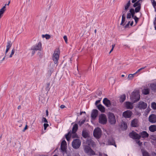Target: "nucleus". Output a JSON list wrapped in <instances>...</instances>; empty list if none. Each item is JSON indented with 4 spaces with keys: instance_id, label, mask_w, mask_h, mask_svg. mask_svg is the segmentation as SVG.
Instances as JSON below:
<instances>
[{
    "instance_id": "nucleus-47",
    "label": "nucleus",
    "mask_w": 156,
    "mask_h": 156,
    "mask_svg": "<svg viewBox=\"0 0 156 156\" xmlns=\"http://www.w3.org/2000/svg\"><path fill=\"white\" fill-rule=\"evenodd\" d=\"M131 15L130 13V12H129L127 13V16H126V18L127 19H129L131 18Z\"/></svg>"
},
{
    "instance_id": "nucleus-40",
    "label": "nucleus",
    "mask_w": 156,
    "mask_h": 156,
    "mask_svg": "<svg viewBox=\"0 0 156 156\" xmlns=\"http://www.w3.org/2000/svg\"><path fill=\"white\" fill-rule=\"evenodd\" d=\"M151 107L152 108L154 109H156V103L153 102L151 104Z\"/></svg>"
},
{
    "instance_id": "nucleus-7",
    "label": "nucleus",
    "mask_w": 156,
    "mask_h": 156,
    "mask_svg": "<svg viewBox=\"0 0 156 156\" xmlns=\"http://www.w3.org/2000/svg\"><path fill=\"white\" fill-rule=\"evenodd\" d=\"M147 107V104L146 103L143 101H140L136 105V107L140 109H144Z\"/></svg>"
},
{
    "instance_id": "nucleus-41",
    "label": "nucleus",
    "mask_w": 156,
    "mask_h": 156,
    "mask_svg": "<svg viewBox=\"0 0 156 156\" xmlns=\"http://www.w3.org/2000/svg\"><path fill=\"white\" fill-rule=\"evenodd\" d=\"M135 20V26L138 22L139 20V18L137 17H135V18H133Z\"/></svg>"
},
{
    "instance_id": "nucleus-62",
    "label": "nucleus",
    "mask_w": 156,
    "mask_h": 156,
    "mask_svg": "<svg viewBox=\"0 0 156 156\" xmlns=\"http://www.w3.org/2000/svg\"><path fill=\"white\" fill-rule=\"evenodd\" d=\"M33 51H32V55H33L35 53V51H34V50H33Z\"/></svg>"
},
{
    "instance_id": "nucleus-60",
    "label": "nucleus",
    "mask_w": 156,
    "mask_h": 156,
    "mask_svg": "<svg viewBox=\"0 0 156 156\" xmlns=\"http://www.w3.org/2000/svg\"><path fill=\"white\" fill-rule=\"evenodd\" d=\"M64 39H67V37L65 35L63 37Z\"/></svg>"
},
{
    "instance_id": "nucleus-56",
    "label": "nucleus",
    "mask_w": 156,
    "mask_h": 156,
    "mask_svg": "<svg viewBox=\"0 0 156 156\" xmlns=\"http://www.w3.org/2000/svg\"><path fill=\"white\" fill-rule=\"evenodd\" d=\"M60 107L61 108L63 109V108H65V106L64 105H62L60 106Z\"/></svg>"
},
{
    "instance_id": "nucleus-13",
    "label": "nucleus",
    "mask_w": 156,
    "mask_h": 156,
    "mask_svg": "<svg viewBox=\"0 0 156 156\" xmlns=\"http://www.w3.org/2000/svg\"><path fill=\"white\" fill-rule=\"evenodd\" d=\"M149 121L151 123L156 122V115L154 114H151L149 116L148 118Z\"/></svg>"
},
{
    "instance_id": "nucleus-45",
    "label": "nucleus",
    "mask_w": 156,
    "mask_h": 156,
    "mask_svg": "<svg viewBox=\"0 0 156 156\" xmlns=\"http://www.w3.org/2000/svg\"><path fill=\"white\" fill-rule=\"evenodd\" d=\"M143 156H150L148 153L146 151H143Z\"/></svg>"
},
{
    "instance_id": "nucleus-14",
    "label": "nucleus",
    "mask_w": 156,
    "mask_h": 156,
    "mask_svg": "<svg viewBox=\"0 0 156 156\" xmlns=\"http://www.w3.org/2000/svg\"><path fill=\"white\" fill-rule=\"evenodd\" d=\"M139 125L138 119H135L133 120L131 122V126L133 127H137Z\"/></svg>"
},
{
    "instance_id": "nucleus-10",
    "label": "nucleus",
    "mask_w": 156,
    "mask_h": 156,
    "mask_svg": "<svg viewBox=\"0 0 156 156\" xmlns=\"http://www.w3.org/2000/svg\"><path fill=\"white\" fill-rule=\"evenodd\" d=\"M129 136L131 138L135 139H139L140 138V135L134 131L130 133Z\"/></svg>"
},
{
    "instance_id": "nucleus-37",
    "label": "nucleus",
    "mask_w": 156,
    "mask_h": 156,
    "mask_svg": "<svg viewBox=\"0 0 156 156\" xmlns=\"http://www.w3.org/2000/svg\"><path fill=\"white\" fill-rule=\"evenodd\" d=\"M12 42L11 41H8L7 43L6 48H10L12 45Z\"/></svg>"
},
{
    "instance_id": "nucleus-21",
    "label": "nucleus",
    "mask_w": 156,
    "mask_h": 156,
    "mask_svg": "<svg viewBox=\"0 0 156 156\" xmlns=\"http://www.w3.org/2000/svg\"><path fill=\"white\" fill-rule=\"evenodd\" d=\"M98 109L101 112H104L105 111V108L101 104H100L97 106Z\"/></svg>"
},
{
    "instance_id": "nucleus-16",
    "label": "nucleus",
    "mask_w": 156,
    "mask_h": 156,
    "mask_svg": "<svg viewBox=\"0 0 156 156\" xmlns=\"http://www.w3.org/2000/svg\"><path fill=\"white\" fill-rule=\"evenodd\" d=\"M85 144L90 146H93L94 145V142L90 138H89L87 140Z\"/></svg>"
},
{
    "instance_id": "nucleus-26",
    "label": "nucleus",
    "mask_w": 156,
    "mask_h": 156,
    "mask_svg": "<svg viewBox=\"0 0 156 156\" xmlns=\"http://www.w3.org/2000/svg\"><path fill=\"white\" fill-rule=\"evenodd\" d=\"M126 96L125 94H123L121 95L120 97L119 101L120 102H122L124 101L126 99Z\"/></svg>"
},
{
    "instance_id": "nucleus-61",
    "label": "nucleus",
    "mask_w": 156,
    "mask_h": 156,
    "mask_svg": "<svg viewBox=\"0 0 156 156\" xmlns=\"http://www.w3.org/2000/svg\"><path fill=\"white\" fill-rule=\"evenodd\" d=\"M115 46V44H113L112 45V48H114V47Z\"/></svg>"
},
{
    "instance_id": "nucleus-3",
    "label": "nucleus",
    "mask_w": 156,
    "mask_h": 156,
    "mask_svg": "<svg viewBox=\"0 0 156 156\" xmlns=\"http://www.w3.org/2000/svg\"><path fill=\"white\" fill-rule=\"evenodd\" d=\"M109 122L111 124H115L116 122L115 117L113 113H109L108 115Z\"/></svg>"
},
{
    "instance_id": "nucleus-46",
    "label": "nucleus",
    "mask_w": 156,
    "mask_h": 156,
    "mask_svg": "<svg viewBox=\"0 0 156 156\" xmlns=\"http://www.w3.org/2000/svg\"><path fill=\"white\" fill-rule=\"evenodd\" d=\"M9 49H10L9 48H6V49L5 51V56H8L7 53H8Z\"/></svg>"
},
{
    "instance_id": "nucleus-57",
    "label": "nucleus",
    "mask_w": 156,
    "mask_h": 156,
    "mask_svg": "<svg viewBox=\"0 0 156 156\" xmlns=\"http://www.w3.org/2000/svg\"><path fill=\"white\" fill-rule=\"evenodd\" d=\"M27 125H26L25 128L23 130V131L24 132L27 129Z\"/></svg>"
},
{
    "instance_id": "nucleus-53",
    "label": "nucleus",
    "mask_w": 156,
    "mask_h": 156,
    "mask_svg": "<svg viewBox=\"0 0 156 156\" xmlns=\"http://www.w3.org/2000/svg\"><path fill=\"white\" fill-rule=\"evenodd\" d=\"M136 143H137L139 146H140L142 144V142H140V141H136Z\"/></svg>"
},
{
    "instance_id": "nucleus-52",
    "label": "nucleus",
    "mask_w": 156,
    "mask_h": 156,
    "mask_svg": "<svg viewBox=\"0 0 156 156\" xmlns=\"http://www.w3.org/2000/svg\"><path fill=\"white\" fill-rule=\"evenodd\" d=\"M52 0H51L50 1V4H48V9H50L51 5H52Z\"/></svg>"
},
{
    "instance_id": "nucleus-49",
    "label": "nucleus",
    "mask_w": 156,
    "mask_h": 156,
    "mask_svg": "<svg viewBox=\"0 0 156 156\" xmlns=\"http://www.w3.org/2000/svg\"><path fill=\"white\" fill-rule=\"evenodd\" d=\"M42 121L43 122H44L45 123H47L48 121L47 119L45 118H43L42 119Z\"/></svg>"
},
{
    "instance_id": "nucleus-30",
    "label": "nucleus",
    "mask_w": 156,
    "mask_h": 156,
    "mask_svg": "<svg viewBox=\"0 0 156 156\" xmlns=\"http://www.w3.org/2000/svg\"><path fill=\"white\" fill-rule=\"evenodd\" d=\"M130 1L129 0L125 6V10H128L129 7L130 5Z\"/></svg>"
},
{
    "instance_id": "nucleus-48",
    "label": "nucleus",
    "mask_w": 156,
    "mask_h": 156,
    "mask_svg": "<svg viewBox=\"0 0 156 156\" xmlns=\"http://www.w3.org/2000/svg\"><path fill=\"white\" fill-rule=\"evenodd\" d=\"M130 22V21H129L128 22V23L124 27L125 28H126L129 27Z\"/></svg>"
},
{
    "instance_id": "nucleus-8",
    "label": "nucleus",
    "mask_w": 156,
    "mask_h": 156,
    "mask_svg": "<svg viewBox=\"0 0 156 156\" xmlns=\"http://www.w3.org/2000/svg\"><path fill=\"white\" fill-rule=\"evenodd\" d=\"M59 51L58 50L56 51H54L53 55V59L55 64H56L59 58Z\"/></svg>"
},
{
    "instance_id": "nucleus-39",
    "label": "nucleus",
    "mask_w": 156,
    "mask_h": 156,
    "mask_svg": "<svg viewBox=\"0 0 156 156\" xmlns=\"http://www.w3.org/2000/svg\"><path fill=\"white\" fill-rule=\"evenodd\" d=\"M15 51V49H13L12 50L10 54V55L9 56V58H11L12 57V55H14V54Z\"/></svg>"
},
{
    "instance_id": "nucleus-28",
    "label": "nucleus",
    "mask_w": 156,
    "mask_h": 156,
    "mask_svg": "<svg viewBox=\"0 0 156 156\" xmlns=\"http://www.w3.org/2000/svg\"><path fill=\"white\" fill-rule=\"evenodd\" d=\"M135 74V73L133 74H129L127 77L128 80H131L133 79Z\"/></svg>"
},
{
    "instance_id": "nucleus-17",
    "label": "nucleus",
    "mask_w": 156,
    "mask_h": 156,
    "mask_svg": "<svg viewBox=\"0 0 156 156\" xmlns=\"http://www.w3.org/2000/svg\"><path fill=\"white\" fill-rule=\"evenodd\" d=\"M98 114V111L96 109L93 110L91 114V117L92 119H95Z\"/></svg>"
},
{
    "instance_id": "nucleus-44",
    "label": "nucleus",
    "mask_w": 156,
    "mask_h": 156,
    "mask_svg": "<svg viewBox=\"0 0 156 156\" xmlns=\"http://www.w3.org/2000/svg\"><path fill=\"white\" fill-rule=\"evenodd\" d=\"M146 67V66H145L144 67H142V68H141L140 69H138L136 72L135 73V74H136L137 73H139V72H140L141 70H142L144 69V68H145Z\"/></svg>"
},
{
    "instance_id": "nucleus-51",
    "label": "nucleus",
    "mask_w": 156,
    "mask_h": 156,
    "mask_svg": "<svg viewBox=\"0 0 156 156\" xmlns=\"http://www.w3.org/2000/svg\"><path fill=\"white\" fill-rule=\"evenodd\" d=\"M127 10H125L123 11L122 12V16H125V14L126 13V11Z\"/></svg>"
},
{
    "instance_id": "nucleus-9",
    "label": "nucleus",
    "mask_w": 156,
    "mask_h": 156,
    "mask_svg": "<svg viewBox=\"0 0 156 156\" xmlns=\"http://www.w3.org/2000/svg\"><path fill=\"white\" fill-rule=\"evenodd\" d=\"M66 142L65 140H63L62 142L61 146V151L63 153V154L66 152Z\"/></svg>"
},
{
    "instance_id": "nucleus-23",
    "label": "nucleus",
    "mask_w": 156,
    "mask_h": 156,
    "mask_svg": "<svg viewBox=\"0 0 156 156\" xmlns=\"http://www.w3.org/2000/svg\"><path fill=\"white\" fill-rule=\"evenodd\" d=\"M129 12L131 15V16L133 18H135V17H136V16H135V13L136 12L134 11V9L133 8H131L130 9Z\"/></svg>"
},
{
    "instance_id": "nucleus-63",
    "label": "nucleus",
    "mask_w": 156,
    "mask_h": 156,
    "mask_svg": "<svg viewBox=\"0 0 156 156\" xmlns=\"http://www.w3.org/2000/svg\"><path fill=\"white\" fill-rule=\"evenodd\" d=\"M46 115L48 116V111L47 110L46 111Z\"/></svg>"
},
{
    "instance_id": "nucleus-5",
    "label": "nucleus",
    "mask_w": 156,
    "mask_h": 156,
    "mask_svg": "<svg viewBox=\"0 0 156 156\" xmlns=\"http://www.w3.org/2000/svg\"><path fill=\"white\" fill-rule=\"evenodd\" d=\"M84 151L85 152L90 155H94V152L87 145H83Z\"/></svg>"
},
{
    "instance_id": "nucleus-58",
    "label": "nucleus",
    "mask_w": 156,
    "mask_h": 156,
    "mask_svg": "<svg viewBox=\"0 0 156 156\" xmlns=\"http://www.w3.org/2000/svg\"><path fill=\"white\" fill-rule=\"evenodd\" d=\"M133 24V21H132L130 23V25L131 26H132Z\"/></svg>"
},
{
    "instance_id": "nucleus-6",
    "label": "nucleus",
    "mask_w": 156,
    "mask_h": 156,
    "mask_svg": "<svg viewBox=\"0 0 156 156\" xmlns=\"http://www.w3.org/2000/svg\"><path fill=\"white\" fill-rule=\"evenodd\" d=\"M93 134L94 136L96 138H99L101 135V131L100 128L98 127L95 128L94 130Z\"/></svg>"
},
{
    "instance_id": "nucleus-36",
    "label": "nucleus",
    "mask_w": 156,
    "mask_h": 156,
    "mask_svg": "<svg viewBox=\"0 0 156 156\" xmlns=\"http://www.w3.org/2000/svg\"><path fill=\"white\" fill-rule=\"evenodd\" d=\"M126 16H122V21L121 23V25L122 26H124L125 25L124 24V23L125 21Z\"/></svg>"
},
{
    "instance_id": "nucleus-32",
    "label": "nucleus",
    "mask_w": 156,
    "mask_h": 156,
    "mask_svg": "<svg viewBox=\"0 0 156 156\" xmlns=\"http://www.w3.org/2000/svg\"><path fill=\"white\" fill-rule=\"evenodd\" d=\"M42 38H45L46 39H49L51 38H52L50 35L48 34H46L45 35L43 34L42 35Z\"/></svg>"
},
{
    "instance_id": "nucleus-12",
    "label": "nucleus",
    "mask_w": 156,
    "mask_h": 156,
    "mask_svg": "<svg viewBox=\"0 0 156 156\" xmlns=\"http://www.w3.org/2000/svg\"><path fill=\"white\" fill-rule=\"evenodd\" d=\"M132 114V112L130 110H127L124 112L123 113V116L124 117L126 118H129L130 117Z\"/></svg>"
},
{
    "instance_id": "nucleus-33",
    "label": "nucleus",
    "mask_w": 156,
    "mask_h": 156,
    "mask_svg": "<svg viewBox=\"0 0 156 156\" xmlns=\"http://www.w3.org/2000/svg\"><path fill=\"white\" fill-rule=\"evenodd\" d=\"M150 87L152 90L156 91V84H150Z\"/></svg>"
},
{
    "instance_id": "nucleus-38",
    "label": "nucleus",
    "mask_w": 156,
    "mask_h": 156,
    "mask_svg": "<svg viewBox=\"0 0 156 156\" xmlns=\"http://www.w3.org/2000/svg\"><path fill=\"white\" fill-rule=\"evenodd\" d=\"M135 7L136 8H135L134 11L136 12V13L139 12L141 9V6H138Z\"/></svg>"
},
{
    "instance_id": "nucleus-27",
    "label": "nucleus",
    "mask_w": 156,
    "mask_h": 156,
    "mask_svg": "<svg viewBox=\"0 0 156 156\" xmlns=\"http://www.w3.org/2000/svg\"><path fill=\"white\" fill-rule=\"evenodd\" d=\"M149 89L148 88H144L142 91V93L145 95H147L149 93Z\"/></svg>"
},
{
    "instance_id": "nucleus-35",
    "label": "nucleus",
    "mask_w": 156,
    "mask_h": 156,
    "mask_svg": "<svg viewBox=\"0 0 156 156\" xmlns=\"http://www.w3.org/2000/svg\"><path fill=\"white\" fill-rule=\"evenodd\" d=\"M138 6H141V3L140 2H139V1H137L134 3V4L133 5V6L134 7H135L137 6V7Z\"/></svg>"
},
{
    "instance_id": "nucleus-19",
    "label": "nucleus",
    "mask_w": 156,
    "mask_h": 156,
    "mask_svg": "<svg viewBox=\"0 0 156 156\" xmlns=\"http://www.w3.org/2000/svg\"><path fill=\"white\" fill-rule=\"evenodd\" d=\"M103 102L104 104L107 107H110L111 105L110 101L107 98H104Z\"/></svg>"
},
{
    "instance_id": "nucleus-50",
    "label": "nucleus",
    "mask_w": 156,
    "mask_h": 156,
    "mask_svg": "<svg viewBox=\"0 0 156 156\" xmlns=\"http://www.w3.org/2000/svg\"><path fill=\"white\" fill-rule=\"evenodd\" d=\"M49 126L48 124V123H44V129L45 130L48 126Z\"/></svg>"
},
{
    "instance_id": "nucleus-43",
    "label": "nucleus",
    "mask_w": 156,
    "mask_h": 156,
    "mask_svg": "<svg viewBox=\"0 0 156 156\" xmlns=\"http://www.w3.org/2000/svg\"><path fill=\"white\" fill-rule=\"evenodd\" d=\"M85 119H83V120H82L80 121L79 122V125L80 126H81V125L82 124L84 123L85 122Z\"/></svg>"
},
{
    "instance_id": "nucleus-24",
    "label": "nucleus",
    "mask_w": 156,
    "mask_h": 156,
    "mask_svg": "<svg viewBox=\"0 0 156 156\" xmlns=\"http://www.w3.org/2000/svg\"><path fill=\"white\" fill-rule=\"evenodd\" d=\"M149 130L152 132H154L156 131V125H151L149 128Z\"/></svg>"
},
{
    "instance_id": "nucleus-31",
    "label": "nucleus",
    "mask_w": 156,
    "mask_h": 156,
    "mask_svg": "<svg viewBox=\"0 0 156 156\" xmlns=\"http://www.w3.org/2000/svg\"><path fill=\"white\" fill-rule=\"evenodd\" d=\"M78 129V125L77 124H75L73 126L72 129V132L76 133Z\"/></svg>"
},
{
    "instance_id": "nucleus-64",
    "label": "nucleus",
    "mask_w": 156,
    "mask_h": 156,
    "mask_svg": "<svg viewBox=\"0 0 156 156\" xmlns=\"http://www.w3.org/2000/svg\"><path fill=\"white\" fill-rule=\"evenodd\" d=\"M147 142H145L144 143V144L145 145H147Z\"/></svg>"
},
{
    "instance_id": "nucleus-2",
    "label": "nucleus",
    "mask_w": 156,
    "mask_h": 156,
    "mask_svg": "<svg viewBox=\"0 0 156 156\" xmlns=\"http://www.w3.org/2000/svg\"><path fill=\"white\" fill-rule=\"evenodd\" d=\"M99 122L101 124H106L107 122V118L106 115L104 114H101L99 116Z\"/></svg>"
},
{
    "instance_id": "nucleus-18",
    "label": "nucleus",
    "mask_w": 156,
    "mask_h": 156,
    "mask_svg": "<svg viewBox=\"0 0 156 156\" xmlns=\"http://www.w3.org/2000/svg\"><path fill=\"white\" fill-rule=\"evenodd\" d=\"M133 103L127 101L125 103V107L128 109H132L133 108Z\"/></svg>"
},
{
    "instance_id": "nucleus-15",
    "label": "nucleus",
    "mask_w": 156,
    "mask_h": 156,
    "mask_svg": "<svg viewBox=\"0 0 156 156\" xmlns=\"http://www.w3.org/2000/svg\"><path fill=\"white\" fill-rule=\"evenodd\" d=\"M71 133L70 132L69 133L67 134L66 135V137L67 140L68 141L69 140L70 138L69 137V136H71L73 138H74L77 137V135L75 133H73L72 132V133L70 134Z\"/></svg>"
},
{
    "instance_id": "nucleus-1",
    "label": "nucleus",
    "mask_w": 156,
    "mask_h": 156,
    "mask_svg": "<svg viewBox=\"0 0 156 156\" xmlns=\"http://www.w3.org/2000/svg\"><path fill=\"white\" fill-rule=\"evenodd\" d=\"M140 95L138 92H133L130 97L131 101L135 103L139 101L140 99Z\"/></svg>"
},
{
    "instance_id": "nucleus-25",
    "label": "nucleus",
    "mask_w": 156,
    "mask_h": 156,
    "mask_svg": "<svg viewBox=\"0 0 156 156\" xmlns=\"http://www.w3.org/2000/svg\"><path fill=\"white\" fill-rule=\"evenodd\" d=\"M108 143L110 145H113L115 144V147H116V145L115 144V142L114 140L112 138H111L108 140Z\"/></svg>"
},
{
    "instance_id": "nucleus-11",
    "label": "nucleus",
    "mask_w": 156,
    "mask_h": 156,
    "mask_svg": "<svg viewBox=\"0 0 156 156\" xmlns=\"http://www.w3.org/2000/svg\"><path fill=\"white\" fill-rule=\"evenodd\" d=\"M41 44L40 42H39L35 45L33 46L31 49L33 50H41Z\"/></svg>"
},
{
    "instance_id": "nucleus-22",
    "label": "nucleus",
    "mask_w": 156,
    "mask_h": 156,
    "mask_svg": "<svg viewBox=\"0 0 156 156\" xmlns=\"http://www.w3.org/2000/svg\"><path fill=\"white\" fill-rule=\"evenodd\" d=\"M6 4H5V6H3V7L0 9V19L3 16L4 13L6 10Z\"/></svg>"
},
{
    "instance_id": "nucleus-4",
    "label": "nucleus",
    "mask_w": 156,
    "mask_h": 156,
    "mask_svg": "<svg viewBox=\"0 0 156 156\" xmlns=\"http://www.w3.org/2000/svg\"><path fill=\"white\" fill-rule=\"evenodd\" d=\"M81 144V142L80 140L78 139L74 140L72 143L73 147L75 149L78 148L80 146Z\"/></svg>"
},
{
    "instance_id": "nucleus-42",
    "label": "nucleus",
    "mask_w": 156,
    "mask_h": 156,
    "mask_svg": "<svg viewBox=\"0 0 156 156\" xmlns=\"http://www.w3.org/2000/svg\"><path fill=\"white\" fill-rule=\"evenodd\" d=\"M151 2L153 7L155 8L156 7V2L154 0H152Z\"/></svg>"
},
{
    "instance_id": "nucleus-54",
    "label": "nucleus",
    "mask_w": 156,
    "mask_h": 156,
    "mask_svg": "<svg viewBox=\"0 0 156 156\" xmlns=\"http://www.w3.org/2000/svg\"><path fill=\"white\" fill-rule=\"evenodd\" d=\"M100 156H107V155L104 154H100Z\"/></svg>"
},
{
    "instance_id": "nucleus-59",
    "label": "nucleus",
    "mask_w": 156,
    "mask_h": 156,
    "mask_svg": "<svg viewBox=\"0 0 156 156\" xmlns=\"http://www.w3.org/2000/svg\"><path fill=\"white\" fill-rule=\"evenodd\" d=\"M137 0H132V3H134L137 1Z\"/></svg>"
},
{
    "instance_id": "nucleus-55",
    "label": "nucleus",
    "mask_w": 156,
    "mask_h": 156,
    "mask_svg": "<svg viewBox=\"0 0 156 156\" xmlns=\"http://www.w3.org/2000/svg\"><path fill=\"white\" fill-rule=\"evenodd\" d=\"M100 101V100H98L96 101L95 103V105H97V104H98L99 103Z\"/></svg>"
},
{
    "instance_id": "nucleus-29",
    "label": "nucleus",
    "mask_w": 156,
    "mask_h": 156,
    "mask_svg": "<svg viewBox=\"0 0 156 156\" xmlns=\"http://www.w3.org/2000/svg\"><path fill=\"white\" fill-rule=\"evenodd\" d=\"M83 136L85 138H87L89 136V135L88 133L85 131H83L82 132Z\"/></svg>"
},
{
    "instance_id": "nucleus-20",
    "label": "nucleus",
    "mask_w": 156,
    "mask_h": 156,
    "mask_svg": "<svg viewBox=\"0 0 156 156\" xmlns=\"http://www.w3.org/2000/svg\"><path fill=\"white\" fill-rule=\"evenodd\" d=\"M140 134V137H141L143 138H146L147 137L149 136L148 134L146 131H145L141 132Z\"/></svg>"
},
{
    "instance_id": "nucleus-34",
    "label": "nucleus",
    "mask_w": 156,
    "mask_h": 156,
    "mask_svg": "<svg viewBox=\"0 0 156 156\" xmlns=\"http://www.w3.org/2000/svg\"><path fill=\"white\" fill-rule=\"evenodd\" d=\"M121 126L123 129H126L127 128V124L126 123L124 122H123L122 123Z\"/></svg>"
}]
</instances>
